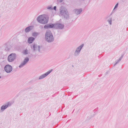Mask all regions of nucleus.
Returning <instances> with one entry per match:
<instances>
[{"label":"nucleus","instance_id":"nucleus-11","mask_svg":"<svg viewBox=\"0 0 128 128\" xmlns=\"http://www.w3.org/2000/svg\"><path fill=\"white\" fill-rule=\"evenodd\" d=\"M52 69H51L48 71L45 74H42L39 77V79L40 80L44 78L48 75L52 71Z\"/></svg>","mask_w":128,"mask_h":128},{"label":"nucleus","instance_id":"nucleus-8","mask_svg":"<svg viewBox=\"0 0 128 128\" xmlns=\"http://www.w3.org/2000/svg\"><path fill=\"white\" fill-rule=\"evenodd\" d=\"M54 28L62 30L64 28V25L62 24L58 23L54 24Z\"/></svg>","mask_w":128,"mask_h":128},{"label":"nucleus","instance_id":"nucleus-15","mask_svg":"<svg viewBox=\"0 0 128 128\" xmlns=\"http://www.w3.org/2000/svg\"><path fill=\"white\" fill-rule=\"evenodd\" d=\"M33 28V26H28L26 28L24 31L26 33L28 32L32 29Z\"/></svg>","mask_w":128,"mask_h":128},{"label":"nucleus","instance_id":"nucleus-5","mask_svg":"<svg viewBox=\"0 0 128 128\" xmlns=\"http://www.w3.org/2000/svg\"><path fill=\"white\" fill-rule=\"evenodd\" d=\"M84 45V44H83L76 48L74 53L75 56H76L78 55Z\"/></svg>","mask_w":128,"mask_h":128},{"label":"nucleus","instance_id":"nucleus-2","mask_svg":"<svg viewBox=\"0 0 128 128\" xmlns=\"http://www.w3.org/2000/svg\"><path fill=\"white\" fill-rule=\"evenodd\" d=\"M45 39L48 42H51L54 40V38L50 30H47L45 34Z\"/></svg>","mask_w":128,"mask_h":128},{"label":"nucleus","instance_id":"nucleus-20","mask_svg":"<svg viewBox=\"0 0 128 128\" xmlns=\"http://www.w3.org/2000/svg\"><path fill=\"white\" fill-rule=\"evenodd\" d=\"M28 51L27 50H25L24 51V53L25 54H28Z\"/></svg>","mask_w":128,"mask_h":128},{"label":"nucleus","instance_id":"nucleus-1","mask_svg":"<svg viewBox=\"0 0 128 128\" xmlns=\"http://www.w3.org/2000/svg\"><path fill=\"white\" fill-rule=\"evenodd\" d=\"M49 18L47 16L42 15L38 17L37 20L40 24H47Z\"/></svg>","mask_w":128,"mask_h":128},{"label":"nucleus","instance_id":"nucleus-14","mask_svg":"<svg viewBox=\"0 0 128 128\" xmlns=\"http://www.w3.org/2000/svg\"><path fill=\"white\" fill-rule=\"evenodd\" d=\"M82 8H80V9H76L74 10L75 13L77 15H78L82 12Z\"/></svg>","mask_w":128,"mask_h":128},{"label":"nucleus","instance_id":"nucleus-16","mask_svg":"<svg viewBox=\"0 0 128 128\" xmlns=\"http://www.w3.org/2000/svg\"><path fill=\"white\" fill-rule=\"evenodd\" d=\"M35 38L33 37H30L28 39V43L31 44L34 41Z\"/></svg>","mask_w":128,"mask_h":128},{"label":"nucleus","instance_id":"nucleus-4","mask_svg":"<svg viewBox=\"0 0 128 128\" xmlns=\"http://www.w3.org/2000/svg\"><path fill=\"white\" fill-rule=\"evenodd\" d=\"M16 57V54L12 53L8 56L7 58L9 62H12L14 60Z\"/></svg>","mask_w":128,"mask_h":128},{"label":"nucleus","instance_id":"nucleus-3","mask_svg":"<svg viewBox=\"0 0 128 128\" xmlns=\"http://www.w3.org/2000/svg\"><path fill=\"white\" fill-rule=\"evenodd\" d=\"M60 16L66 19H68L69 18V16L68 13L66 10H62L61 8L60 9Z\"/></svg>","mask_w":128,"mask_h":128},{"label":"nucleus","instance_id":"nucleus-18","mask_svg":"<svg viewBox=\"0 0 128 128\" xmlns=\"http://www.w3.org/2000/svg\"><path fill=\"white\" fill-rule=\"evenodd\" d=\"M38 33L37 32H34L32 34V36H34L35 37H36L38 35Z\"/></svg>","mask_w":128,"mask_h":128},{"label":"nucleus","instance_id":"nucleus-28","mask_svg":"<svg viewBox=\"0 0 128 128\" xmlns=\"http://www.w3.org/2000/svg\"><path fill=\"white\" fill-rule=\"evenodd\" d=\"M1 78V76H0V78Z\"/></svg>","mask_w":128,"mask_h":128},{"label":"nucleus","instance_id":"nucleus-22","mask_svg":"<svg viewBox=\"0 0 128 128\" xmlns=\"http://www.w3.org/2000/svg\"><path fill=\"white\" fill-rule=\"evenodd\" d=\"M120 60H118L115 63V64L114 65V66H115L116 64H117L118 63L120 62Z\"/></svg>","mask_w":128,"mask_h":128},{"label":"nucleus","instance_id":"nucleus-7","mask_svg":"<svg viewBox=\"0 0 128 128\" xmlns=\"http://www.w3.org/2000/svg\"><path fill=\"white\" fill-rule=\"evenodd\" d=\"M12 66L9 64H7L4 67V70L7 73L10 72L12 71Z\"/></svg>","mask_w":128,"mask_h":128},{"label":"nucleus","instance_id":"nucleus-26","mask_svg":"<svg viewBox=\"0 0 128 128\" xmlns=\"http://www.w3.org/2000/svg\"><path fill=\"white\" fill-rule=\"evenodd\" d=\"M63 0H60L59 2H63Z\"/></svg>","mask_w":128,"mask_h":128},{"label":"nucleus","instance_id":"nucleus-25","mask_svg":"<svg viewBox=\"0 0 128 128\" xmlns=\"http://www.w3.org/2000/svg\"><path fill=\"white\" fill-rule=\"evenodd\" d=\"M39 28H44V27H43V26H42V25H41V26H40V27H39Z\"/></svg>","mask_w":128,"mask_h":128},{"label":"nucleus","instance_id":"nucleus-24","mask_svg":"<svg viewBox=\"0 0 128 128\" xmlns=\"http://www.w3.org/2000/svg\"><path fill=\"white\" fill-rule=\"evenodd\" d=\"M56 6H54L53 8V9L55 10H56Z\"/></svg>","mask_w":128,"mask_h":128},{"label":"nucleus","instance_id":"nucleus-21","mask_svg":"<svg viewBox=\"0 0 128 128\" xmlns=\"http://www.w3.org/2000/svg\"><path fill=\"white\" fill-rule=\"evenodd\" d=\"M47 8L49 10H52L53 9V8L52 6H49Z\"/></svg>","mask_w":128,"mask_h":128},{"label":"nucleus","instance_id":"nucleus-9","mask_svg":"<svg viewBox=\"0 0 128 128\" xmlns=\"http://www.w3.org/2000/svg\"><path fill=\"white\" fill-rule=\"evenodd\" d=\"M54 24H46L44 26V28L45 29H49L51 28H54Z\"/></svg>","mask_w":128,"mask_h":128},{"label":"nucleus","instance_id":"nucleus-19","mask_svg":"<svg viewBox=\"0 0 128 128\" xmlns=\"http://www.w3.org/2000/svg\"><path fill=\"white\" fill-rule=\"evenodd\" d=\"M118 3H117L115 6L113 10H114V9H115L116 8H117L118 7Z\"/></svg>","mask_w":128,"mask_h":128},{"label":"nucleus","instance_id":"nucleus-13","mask_svg":"<svg viewBox=\"0 0 128 128\" xmlns=\"http://www.w3.org/2000/svg\"><path fill=\"white\" fill-rule=\"evenodd\" d=\"M113 10L112 11L110 14L107 17V18H108L107 21L108 22L109 24L110 25H111L112 23V17L111 16L113 13Z\"/></svg>","mask_w":128,"mask_h":128},{"label":"nucleus","instance_id":"nucleus-12","mask_svg":"<svg viewBox=\"0 0 128 128\" xmlns=\"http://www.w3.org/2000/svg\"><path fill=\"white\" fill-rule=\"evenodd\" d=\"M29 60V59L28 58L26 57L25 58L24 61L22 62L20 65L19 66V67L20 68H21L22 67H23L25 64H26L28 62Z\"/></svg>","mask_w":128,"mask_h":128},{"label":"nucleus","instance_id":"nucleus-6","mask_svg":"<svg viewBox=\"0 0 128 128\" xmlns=\"http://www.w3.org/2000/svg\"><path fill=\"white\" fill-rule=\"evenodd\" d=\"M31 48L33 52H35L36 51L37 49L39 52H41L40 51V46H38L37 44H34L32 46H31Z\"/></svg>","mask_w":128,"mask_h":128},{"label":"nucleus","instance_id":"nucleus-17","mask_svg":"<svg viewBox=\"0 0 128 128\" xmlns=\"http://www.w3.org/2000/svg\"><path fill=\"white\" fill-rule=\"evenodd\" d=\"M11 46H7L5 49V51L7 52L9 51L11 48Z\"/></svg>","mask_w":128,"mask_h":128},{"label":"nucleus","instance_id":"nucleus-27","mask_svg":"<svg viewBox=\"0 0 128 128\" xmlns=\"http://www.w3.org/2000/svg\"><path fill=\"white\" fill-rule=\"evenodd\" d=\"M31 89V88L30 87L29 88H27V89Z\"/></svg>","mask_w":128,"mask_h":128},{"label":"nucleus","instance_id":"nucleus-23","mask_svg":"<svg viewBox=\"0 0 128 128\" xmlns=\"http://www.w3.org/2000/svg\"><path fill=\"white\" fill-rule=\"evenodd\" d=\"M123 55H122V56L120 57L119 59V60H120V61L122 59L123 57Z\"/></svg>","mask_w":128,"mask_h":128},{"label":"nucleus","instance_id":"nucleus-10","mask_svg":"<svg viewBox=\"0 0 128 128\" xmlns=\"http://www.w3.org/2000/svg\"><path fill=\"white\" fill-rule=\"evenodd\" d=\"M11 105V104L10 102H8L5 104L2 105L1 107V110L2 111H3L6 109L8 107Z\"/></svg>","mask_w":128,"mask_h":128}]
</instances>
